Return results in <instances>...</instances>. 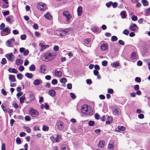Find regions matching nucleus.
Instances as JSON below:
<instances>
[{
  "mask_svg": "<svg viewBox=\"0 0 150 150\" xmlns=\"http://www.w3.org/2000/svg\"><path fill=\"white\" fill-rule=\"evenodd\" d=\"M39 45L41 47L40 51H43L46 48L48 47L49 46L48 45H44L42 43H39Z\"/></svg>",
  "mask_w": 150,
  "mask_h": 150,
  "instance_id": "16",
  "label": "nucleus"
},
{
  "mask_svg": "<svg viewBox=\"0 0 150 150\" xmlns=\"http://www.w3.org/2000/svg\"><path fill=\"white\" fill-rule=\"evenodd\" d=\"M56 55L55 54H53L49 52H47L43 57L44 58L43 59L46 61H51L55 58Z\"/></svg>",
  "mask_w": 150,
  "mask_h": 150,
  "instance_id": "2",
  "label": "nucleus"
},
{
  "mask_svg": "<svg viewBox=\"0 0 150 150\" xmlns=\"http://www.w3.org/2000/svg\"><path fill=\"white\" fill-rule=\"evenodd\" d=\"M70 96L71 98L72 99H74L76 98V96L75 94L72 93H70Z\"/></svg>",
  "mask_w": 150,
  "mask_h": 150,
  "instance_id": "53",
  "label": "nucleus"
},
{
  "mask_svg": "<svg viewBox=\"0 0 150 150\" xmlns=\"http://www.w3.org/2000/svg\"><path fill=\"white\" fill-rule=\"evenodd\" d=\"M10 33V30L8 27H6L1 31V35L2 36L6 35Z\"/></svg>",
  "mask_w": 150,
  "mask_h": 150,
  "instance_id": "7",
  "label": "nucleus"
},
{
  "mask_svg": "<svg viewBox=\"0 0 150 150\" xmlns=\"http://www.w3.org/2000/svg\"><path fill=\"white\" fill-rule=\"evenodd\" d=\"M25 120L26 121H29L31 120V117L30 116L27 115L25 117Z\"/></svg>",
  "mask_w": 150,
  "mask_h": 150,
  "instance_id": "49",
  "label": "nucleus"
},
{
  "mask_svg": "<svg viewBox=\"0 0 150 150\" xmlns=\"http://www.w3.org/2000/svg\"><path fill=\"white\" fill-rule=\"evenodd\" d=\"M5 57L7 58L8 60L9 61H13L15 57L12 53H10L6 54Z\"/></svg>",
  "mask_w": 150,
  "mask_h": 150,
  "instance_id": "6",
  "label": "nucleus"
},
{
  "mask_svg": "<svg viewBox=\"0 0 150 150\" xmlns=\"http://www.w3.org/2000/svg\"><path fill=\"white\" fill-rule=\"evenodd\" d=\"M6 21L8 22L11 23V19L10 17L8 16L6 18Z\"/></svg>",
  "mask_w": 150,
  "mask_h": 150,
  "instance_id": "57",
  "label": "nucleus"
},
{
  "mask_svg": "<svg viewBox=\"0 0 150 150\" xmlns=\"http://www.w3.org/2000/svg\"><path fill=\"white\" fill-rule=\"evenodd\" d=\"M70 31V29H66L63 30H61V33L59 34L61 35H62V36H63L67 34Z\"/></svg>",
  "mask_w": 150,
  "mask_h": 150,
  "instance_id": "14",
  "label": "nucleus"
},
{
  "mask_svg": "<svg viewBox=\"0 0 150 150\" xmlns=\"http://www.w3.org/2000/svg\"><path fill=\"white\" fill-rule=\"evenodd\" d=\"M25 76L26 77L29 78H31L33 76L32 74L27 73L25 74Z\"/></svg>",
  "mask_w": 150,
  "mask_h": 150,
  "instance_id": "33",
  "label": "nucleus"
},
{
  "mask_svg": "<svg viewBox=\"0 0 150 150\" xmlns=\"http://www.w3.org/2000/svg\"><path fill=\"white\" fill-rule=\"evenodd\" d=\"M33 83L35 86H38L40 83V81L38 79H35L33 81Z\"/></svg>",
  "mask_w": 150,
  "mask_h": 150,
  "instance_id": "29",
  "label": "nucleus"
},
{
  "mask_svg": "<svg viewBox=\"0 0 150 150\" xmlns=\"http://www.w3.org/2000/svg\"><path fill=\"white\" fill-rule=\"evenodd\" d=\"M123 33L126 35H128L129 33V31L127 29H125L123 31Z\"/></svg>",
  "mask_w": 150,
  "mask_h": 150,
  "instance_id": "50",
  "label": "nucleus"
},
{
  "mask_svg": "<svg viewBox=\"0 0 150 150\" xmlns=\"http://www.w3.org/2000/svg\"><path fill=\"white\" fill-rule=\"evenodd\" d=\"M30 100L31 101H33L35 98V96L34 95H31L30 96Z\"/></svg>",
  "mask_w": 150,
  "mask_h": 150,
  "instance_id": "51",
  "label": "nucleus"
},
{
  "mask_svg": "<svg viewBox=\"0 0 150 150\" xmlns=\"http://www.w3.org/2000/svg\"><path fill=\"white\" fill-rule=\"evenodd\" d=\"M44 16L45 18L48 20H51L52 19V16L49 12H47Z\"/></svg>",
  "mask_w": 150,
  "mask_h": 150,
  "instance_id": "15",
  "label": "nucleus"
},
{
  "mask_svg": "<svg viewBox=\"0 0 150 150\" xmlns=\"http://www.w3.org/2000/svg\"><path fill=\"white\" fill-rule=\"evenodd\" d=\"M46 71V67L44 64H42L40 66V72L41 73H44Z\"/></svg>",
  "mask_w": 150,
  "mask_h": 150,
  "instance_id": "17",
  "label": "nucleus"
},
{
  "mask_svg": "<svg viewBox=\"0 0 150 150\" xmlns=\"http://www.w3.org/2000/svg\"><path fill=\"white\" fill-rule=\"evenodd\" d=\"M113 120L111 116H108L107 118L106 123L107 124H109L111 123Z\"/></svg>",
  "mask_w": 150,
  "mask_h": 150,
  "instance_id": "21",
  "label": "nucleus"
},
{
  "mask_svg": "<svg viewBox=\"0 0 150 150\" xmlns=\"http://www.w3.org/2000/svg\"><path fill=\"white\" fill-rule=\"evenodd\" d=\"M39 127L38 126H36L33 128V130L35 131L40 130Z\"/></svg>",
  "mask_w": 150,
  "mask_h": 150,
  "instance_id": "64",
  "label": "nucleus"
},
{
  "mask_svg": "<svg viewBox=\"0 0 150 150\" xmlns=\"http://www.w3.org/2000/svg\"><path fill=\"white\" fill-rule=\"evenodd\" d=\"M100 49L101 50L103 51H105L107 50L108 49V45L106 43H103L100 45Z\"/></svg>",
  "mask_w": 150,
  "mask_h": 150,
  "instance_id": "10",
  "label": "nucleus"
},
{
  "mask_svg": "<svg viewBox=\"0 0 150 150\" xmlns=\"http://www.w3.org/2000/svg\"><path fill=\"white\" fill-rule=\"evenodd\" d=\"M119 65V63L118 62H113L111 64V66L113 67H115V66H118Z\"/></svg>",
  "mask_w": 150,
  "mask_h": 150,
  "instance_id": "37",
  "label": "nucleus"
},
{
  "mask_svg": "<svg viewBox=\"0 0 150 150\" xmlns=\"http://www.w3.org/2000/svg\"><path fill=\"white\" fill-rule=\"evenodd\" d=\"M49 127L48 126L45 125H43V127L42 129V130L43 131H48L49 130Z\"/></svg>",
  "mask_w": 150,
  "mask_h": 150,
  "instance_id": "32",
  "label": "nucleus"
},
{
  "mask_svg": "<svg viewBox=\"0 0 150 150\" xmlns=\"http://www.w3.org/2000/svg\"><path fill=\"white\" fill-rule=\"evenodd\" d=\"M130 58L132 59H135L137 58L136 53L134 52H132L130 55Z\"/></svg>",
  "mask_w": 150,
  "mask_h": 150,
  "instance_id": "26",
  "label": "nucleus"
},
{
  "mask_svg": "<svg viewBox=\"0 0 150 150\" xmlns=\"http://www.w3.org/2000/svg\"><path fill=\"white\" fill-rule=\"evenodd\" d=\"M108 62L107 61L104 60L102 61V65L104 66H106L107 65Z\"/></svg>",
  "mask_w": 150,
  "mask_h": 150,
  "instance_id": "55",
  "label": "nucleus"
},
{
  "mask_svg": "<svg viewBox=\"0 0 150 150\" xmlns=\"http://www.w3.org/2000/svg\"><path fill=\"white\" fill-rule=\"evenodd\" d=\"M94 122L93 121H90L88 122V124L89 126H93L94 125Z\"/></svg>",
  "mask_w": 150,
  "mask_h": 150,
  "instance_id": "52",
  "label": "nucleus"
},
{
  "mask_svg": "<svg viewBox=\"0 0 150 150\" xmlns=\"http://www.w3.org/2000/svg\"><path fill=\"white\" fill-rule=\"evenodd\" d=\"M91 41V40L90 38H87L85 39L84 40V42L86 44H88Z\"/></svg>",
  "mask_w": 150,
  "mask_h": 150,
  "instance_id": "36",
  "label": "nucleus"
},
{
  "mask_svg": "<svg viewBox=\"0 0 150 150\" xmlns=\"http://www.w3.org/2000/svg\"><path fill=\"white\" fill-rule=\"evenodd\" d=\"M16 142L17 144H21V141L19 138H17L16 139Z\"/></svg>",
  "mask_w": 150,
  "mask_h": 150,
  "instance_id": "59",
  "label": "nucleus"
},
{
  "mask_svg": "<svg viewBox=\"0 0 150 150\" xmlns=\"http://www.w3.org/2000/svg\"><path fill=\"white\" fill-rule=\"evenodd\" d=\"M138 117L140 119H142L144 118V116L142 114H140L138 115Z\"/></svg>",
  "mask_w": 150,
  "mask_h": 150,
  "instance_id": "63",
  "label": "nucleus"
},
{
  "mask_svg": "<svg viewBox=\"0 0 150 150\" xmlns=\"http://www.w3.org/2000/svg\"><path fill=\"white\" fill-rule=\"evenodd\" d=\"M144 21V19L143 18H141L139 19L138 20V22L140 24H142L143 23Z\"/></svg>",
  "mask_w": 150,
  "mask_h": 150,
  "instance_id": "61",
  "label": "nucleus"
},
{
  "mask_svg": "<svg viewBox=\"0 0 150 150\" xmlns=\"http://www.w3.org/2000/svg\"><path fill=\"white\" fill-rule=\"evenodd\" d=\"M112 7L113 8H115L117 7V3L116 2H114V3H112Z\"/></svg>",
  "mask_w": 150,
  "mask_h": 150,
  "instance_id": "54",
  "label": "nucleus"
},
{
  "mask_svg": "<svg viewBox=\"0 0 150 150\" xmlns=\"http://www.w3.org/2000/svg\"><path fill=\"white\" fill-rule=\"evenodd\" d=\"M77 12L78 16H80L81 15L82 12V8L81 6H79L78 7Z\"/></svg>",
  "mask_w": 150,
  "mask_h": 150,
  "instance_id": "20",
  "label": "nucleus"
},
{
  "mask_svg": "<svg viewBox=\"0 0 150 150\" xmlns=\"http://www.w3.org/2000/svg\"><path fill=\"white\" fill-rule=\"evenodd\" d=\"M120 131H124L126 129V128L125 127L123 126H120Z\"/></svg>",
  "mask_w": 150,
  "mask_h": 150,
  "instance_id": "60",
  "label": "nucleus"
},
{
  "mask_svg": "<svg viewBox=\"0 0 150 150\" xmlns=\"http://www.w3.org/2000/svg\"><path fill=\"white\" fill-rule=\"evenodd\" d=\"M117 37L115 36H113L111 37V41L112 42H114L117 40Z\"/></svg>",
  "mask_w": 150,
  "mask_h": 150,
  "instance_id": "40",
  "label": "nucleus"
},
{
  "mask_svg": "<svg viewBox=\"0 0 150 150\" xmlns=\"http://www.w3.org/2000/svg\"><path fill=\"white\" fill-rule=\"evenodd\" d=\"M20 52L21 53H23V55H27L29 53V51L28 50H25V48L23 47H21L19 49Z\"/></svg>",
  "mask_w": 150,
  "mask_h": 150,
  "instance_id": "12",
  "label": "nucleus"
},
{
  "mask_svg": "<svg viewBox=\"0 0 150 150\" xmlns=\"http://www.w3.org/2000/svg\"><path fill=\"white\" fill-rule=\"evenodd\" d=\"M23 63V61L20 59H18L16 61V65H19Z\"/></svg>",
  "mask_w": 150,
  "mask_h": 150,
  "instance_id": "24",
  "label": "nucleus"
},
{
  "mask_svg": "<svg viewBox=\"0 0 150 150\" xmlns=\"http://www.w3.org/2000/svg\"><path fill=\"white\" fill-rule=\"evenodd\" d=\"M6 60L5 58H3L1 60V63L2 64H4L6 63Z\"/></svg>",
  "mask_w": 150,
  "mask_h": 150,
  "instance_id": "44",
  "label": "nucleus"
},
{
  "mask_svg": "<svg viewBox=\"0 0 150 150\" xmlns=\"http://www.w3.org/2000/svg\"><path fill=\"white\" fill-rule=\"evenodd\" d=\"M49 95L52 97H54L56 95V92L54 90H51L49 91Z\"/></svg>",
  "mask_w": 150,
  "mask_h": 150,
  "instance_id": "28",
  "label": "nucleus"
},
{
  "mask_svg": "<svg viewBox=\"0 0 150 150\" xmlns=\"http://www.w3.org/2000/svg\"><path fill=\"white\" fill-rule=\"evenodd\" d=\"M55 75L57 76H62V72L61 71H56L55 73Z\"/></svg>",
  "mask_w": 150,
  "mask_h": 150,
  "instance_id": "34",
  "label": "nucleus"
},
{
  "mask_svg": "<svg viewBox=\"0 0 150 150\" xmlns=\"http://www.w3.org/2000/svg\"><path fill=\"white\" fill-rule=\"evenodd\" d=\"M2 13L4 16L8 15L9 14V11H6L4 12L2 11Z\"/></svg>",
  "mask_w": 150,
  "mask_h": 150,
  "instance_id": "43",
  "label": "nucleus"
},
{
  "mask_svg": "<svg viewBox=\"0 0 150 150\" xmlns=\"http://www.w3.org/2000/svg\"><path fill=\"white\" fill-rule=\"evenodd\" d=\"M139 86L138 85H135L134 86V89L135 91L139 90Z\"/></svg>",
  "mask_w": 150,
  "mask_h": 150,
  "instance_id": "62",
  "label": "nucleus"
},
{
  "mask_svg": "<svg viewBox=\"0 0 150 150\" xmlns=\"http://www.w3.org/2000/svg\"><path fill=\"white\" fill-rule=\"evenodd\" d=\"M132 31H135L138 30L139 29V27H137V25L134 23L132 24L129 28Z\"/></svg>",
  "mask_w": 150,
  "mask_h": 150,
  "instance_id": "9",
  "label": "nucleus"
},
{
  "mask_svg": "<svg viewBox=\"0 0 150 150\" xmlns=\"http://www.w3.org/2000/svg\"><path fill=\"white\" fill-rule=\"evenodd\" d=\"M63 15L66 18L65 23L66 24L69 23L70 20L72 18V16L68 11H65L63 12Z\"/></svg>",
  "mask_w": 150,
  "mask_h": 150,
  "instance_id": "3",
  "label": "nucleus"
},
{
  "mask_svg": "<svg viewBox=\"0 0 150 150\" xmlns=\"http://www.w3.org/2000/svg\"><path fill=\"white\" fill-rule=\"evenodd\" d=\"M115 147L114 144H112L109 143L108 146V150H113Z\"/></svg>",
  "mask_w": 150,
  "mask_h": 150,
  "instance_id": "25",
  "label": "nucleus"
},
{
  "mask_svg": "<svg viewBox=\"0 0 150 150\" xmlns=\"http://www.w3.org/2000/svg\"><path fill=\"white\" fill-rule=\"evenodd\" d=\"M51 83L53 85H54L57 83V81L56 79H54L52 80Z\"/></svg>",
  "mask_w": 150,
  "mask_h": 150,
  "instance_id": "47",
  "label": "nucleus"
},
{
  "mask_svg": "<svg viewBox=\"0 0 150 150\" xmlns=\"http://www.w3.org/2000/svg\"><path fill=\"white\" fill-rule=\"evenodd\" d=\"M112 110L113 114L115 115H119L121 113L120 109L116 107H113L112 108Z\"/></svg>",
  "mask_w": 150,
  "mask_h": 150,
  "instance_id": "8",
  "label": "nucleus"
},
{
  "mask_svg": "<svg viewBox=\"0 0 150 150\" xmlns=\"http://www.w3.org/2000/svg\"><path fill=\"white\" fill-rule=\"evenodd\" d=\"M56 125L57 126L58 129H59L61 130L64 128V126L63 122L60 121H57L56 123Z\"/></svg>",
  "mask_w": 150,
  "mask_h": 150,
  "instance_id": "11",
  "label": "nucleus"
},
{
  "mask_svg": "<svg viewBox=\"0 0 150 150\" xmlns=\"http://www.w3.org/2000/svg\"><path fill=\"white\" fill-rule=\"evenodd\" d=\"M25 98L24 96H22L21 97L20 99V103H23L25 100Z\"/></svg>",
  "mask_w": 150,
  "mask_h": 150,
  "instance_id": "42",
  "label": "nucleus"
},
{
  "mask_svg": "<svg viewBox=\"0 0 150 150\" xmlns=\"http://www.w3.org/2000/svg\"><path fill=\"white\" fill-rule=\"evenodd\" d=\"M29 114L32 117L37 118L38 117L39 113L35 110L31 108L29 111Z\"/></svg>",
  "mask_w": 150,
  "mask_h": 150,
  "instance_id": "4",
  "label": "nucleus"
},
{
  "mask_svg": "<svg viewBox=\"0 0 150 150\" xmlns=\"http://www.w3.org/2000/svg\"><path fill=\"white\" fill-rule=\"evenodd\" d=\"M8 71L10 73H13L15 74H17L18 72V71L15 69H13L11 68H10L9 69H8Z\"/></svg>",
  "mask_w": 150,
  "mask_h": 150,
  "instance_id": "22",
  "label": "nucleus"
},
{
  "mask_svg": "<svg viewBox=\"0 0 150 150\" xmlns=\"http://www.w3.org/2000/svg\"><path fill=\"white\" fill-rule=\"evenodd\" d=\"M55 142L58 143L62 140V136L61 134H57V137L55 138Z\"/></svg>",
  "mask_w": 150,
  "mask_h": 150,
  "instance_id": "18",
  "label": "nucleus"
},
{
  "mask_svg": "<svg viewBox=\"0 0 150 150\" xmlns=\"http://www.w3.org/2000/svg\"><path fill=\"white\" fill-rule=\"evenodd\" d=\"M61 33V30H56L55 32V34L57 35L58 36H60L61 37L62 36V35H61L58 34H59Z\"/></svg>",
  "mask_w": 150,
  "mask_h": 150,
  "instance_id": "46",
  "label": "nucleus"
},
{
  "mask_svg": "<svg viewBox=\"0 0 150 150\" xmlns=\"http://www.w3.org/2000/svg\"><path fill=\"white\" fill-rule=\"evenodd\" d=\"M131 19L132 21H136L137 20V17L135 16H132Z\"/></svg>",
  "mask_w": 150,
  "mask_h": 150,
  "instance_id": "45",
  "label": "nucleus"
},
{
  "mask_svg": "<svg viewBox=\"0 0 150 150\" xmlns=\"http://www.w3.org/2000/svg\"><path fill=\"white\" fill-rule=\"evenodd\" d=\"M14 41V39L12 38L11 39L7 40L6 42V45L8 47H12V43Z\"/></svg>",
  "mask_w": 150,
  "mask_h": 150,
  "instance_id": "13",
  "label": "nucleus"
},
{
  "mask_svg": "<svg viewBox=\"0 0 150 150\" xmlns=\"http://www.w3.org/2000/svg\"><path fill=\"white\" fill-rule=\"evenodd\" d=\"M105 144V142L103 141H100L99 143L98 146L99 147L103 148L104 147Z\"/></svg>",
  "mask_w": 150,
  "mask_h": 150,
  "instance_id": "23",
  "label": "nucleus"
},
{
  "mask_svg": "<svg viewBox=\"0 0 150 150\" xmlns=\"http://www.w3.org/2000/svg\"><path fill=\"white\" fill-rule=\"evenodd\" d=\"M1 93L3 95L5 96H6L7 94L6 91L3 88L1 90Z\"/></svg>",
  "mask_w": 150,
  "mask_h": 150,
  "instance_id": "39",
  "label": "nucleus"
},
{
  "mask_svg": "<svg viewBox=\"0 0 150 150\" xmlns=\"http://www.w3.org/2000/svg\"><path fill=\"white\" fill-rule=\"evenodd\" d=\"M17 77L19 79L21 80L22 79L23 75L21 74H18L17 75Z\"/></svg>",
  "mask_w": 150,
  "mask_h": 150,
  "instance_id": "48",
  "label": "nucleus"
},
{
  "mask_svg": "<svg viewBox=\"0 0 150 150\" xmlns=\"http://www.w3.org/2000/svg\"><path fill=\"white\" fill-rule=\"evenodd\" d=\"M9 79L11 82H14L16 81L15 76L14 75L9 74Z\"/></svg>",
  "mask_w": 150,
  "mask_h": 150,
  "instance_id": "19",
  "label": "nucleus"
},
{
  "mask_svg": "<svg viewBox=\"0 0 150 150\" xmlns=\"http://www.w3.org/2000/svg\"><path fill=\"white\" fill-rule=\"evenodd\" d=\"M120 15L121 16V18L123 19L125 18L127 16V15L125 13V11L121 12L120 13Z\"/></svg>",
  "mask_w": 150,
  "mask_h": 150,
  "instance_id": "27",
  "label": "nucleus"
},
{
  "mask_svg": "<svg viewBox=\"0 0 150 150\" xmlns=\"http://www.w3.org/2000/svg\"><path fill=\"white\" fill-rule=\"evenodd\" d=\"M142 2L144 6H147L148 5V2L146 0H142Z\"/></svg>",
  "mask_w": 150,
  "mask_h": 150,
  "instance_id": "31",
  "label": "nucleus"
},
{
  "mask_svg": "<svg viewBox=\"0 0 150 150\" xmlns=\"http://www.w3.org/2000/svg\"><path fill=\"white\" fill-rule=\"evenodd\" d=\"M114 91L111 88H108V92L110 94H112Z\"/></svg>",
  "mask_w": 150,
  "mask_h": 150,
  "instance_id": "56",
  "label": "nucleus"
},
{
  "mask_svg": "<svg viewBox=\"0 0 150 150\" xmlns=\"http://www.w3.org/2000/svg\"><path fill=\"white\" fill-rule=\"evenodd\" d=\"M67 80L65 78H62L60 80V82L61 83H64L67 82Z\"/></svg>",
  "mask_w": 150,
  "mask_h": 150,
  "instance_id": "38",
  "label": "nucleus"
},
{
  "mask_svg": "<svg viewBox=\"0 0 150 150\" xmlns=\"http://www.w3.org/2000/svg\"><path fill=\"white\" fill-rule=\"evenodd\" d=\"M81 112L83 114L91 115L93 114V110L89 105H83L81 108Z\"/></svg>",
  "mask_w": 150,
  "mask_h": 150,
  "instance_id": "1",
  "label": "nucleus"
},
{
  "mask_svg": "<svg viewBox=\"0 0 150 150\" xmlns=\"http://www.w3.org/2000/svg\"><path fill=\"white\" fill-rule=\"evenodd\" d=\"M26 38V36L25 35H22L21 36V38L22 40H25Z\"/></svg>",
  "mask_w": 150,
  "mask_h": 150,
  "instance_id": "58",
  "label": "nucleus"
},
{
  "mask_svg": "<svg viewBox=\"0 0 150 150\" xmlns=\"http://www.w3.org/2000/svg\"><path fill=\"white\" fill-rule=\"evenodd\" d=\"M35 66L34 64L31 65L29 67V70L31 71H34L35 69Z\"/></svg>",
  "mask_w": 150,
  "mask_h": 150,
  "instance_id": "35",
  "label": "nucleus"
},
{
  "mask_svg": "<svg viewBox=\"0 0 150 150\" xmlns=\"http://www.w3.org/2000/svg\"><path fill=\"white\" fill-rule=\"evenodd\" d=\"M24 129L26 130V132L28 133H30L31 132V130L30 129L29 127H24Z\"/></svg>",
  "mask_w": 150,
  "mask_h": 150,
  "instance_id": "41",
  "label": "nucleus"
},
{
  "mask_svg": "<svg viewBox=\"0 0 150 150\" xmlns=\"http://www.w3.org/2000/svg\"><path fill=\"white\" fill-rule=\"evenodd\" d=\"M61 150H69L67 146L66 145H62L61 146Z\"/></svg>",
  "mask_w": 150,
  "mask_h": 150,
  "instance_id": "30",
  "label": "nucleus"
},
{
  "mask_svg": "<svg viewBox=\"0 0 150 150\" xmlns=\"http://www.w3.org/2000/svg\"><path fill=\"white\" fill-rule=\"evenodd\" d=\"M37 8L41 11H45L46 8V6L43 2H40L37 5Z\"/></svg>",
  "mask_w": 150,
  "mask_h": 150,
  "instance_id": "5",
  "label": "nucleus"
}]
</instances>
